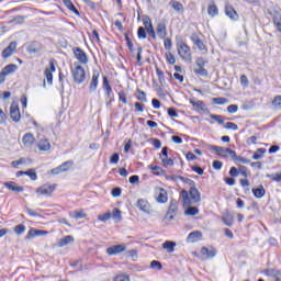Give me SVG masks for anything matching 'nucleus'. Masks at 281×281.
Here are the masks:
<instances>
[{"label":"nucleus","instance_id":"nucleus-37","mask_svg":"<svg viewBox=\"0 0 281 281\" xmlns=\"http://www.w3.org/2000/svg\"><path fill=\"white\" fill-rule=\"evenodd\" d=\"M214 104H217L218 106H223L225 104H229V100L226 98L220 97V98H213Z\"/></svg>","mask_w":281,"mask_h":281},{"label":"nucleus","instance_id":"nucleus-56","mask_svg":"<svg viewBox=\"0 0 281 281\" xmlns=\"http://www.w3.org/2000/svg\"><path fill=\"white\" fill-rule=\"evenodd\" d=\"M227 112L231 113V114L238 113V105H236V104L228 105L227 106Z\"/></svg>","mask_w":281,"mask_h":281},{"label":"nucleus","instance_id":"nucleus-41","mask_svg":"<svg viewBox=\"0 0 281 281\" xmlns=\"http://www.w3.org/2000/svg\"><path fill=\"white\" fill-rule=\"evenodd\" d=\"M25 175L30 177L31 181H36V179H38V176L36 175V170L34 169H30L25 171Z\"/></svg>","mask_w":281,"mask_h":281},{"label":"nucleus","instance_id":"nucleus-20","mask_svg":"<svg viewBox=\"0 0 281 281\" xmlns=\"http://www.w3.org/2000/svg\"><path fill=\"white\" fill-rule=\"evenodd\" d=\"M136 205L140 210V212H150V204L146 200H138Z\"/></svg>","mask_w":281,"mask_h":281},{"label":"nucleus","instance_id":"nucleus-53","mask_svg":"<svg viewBox=\"0 0 281 281\" xmlns=\"http://www.w3.org/2000/svg\"><path fill=\"white\" fill-rule=\"evenodd\" d=\"M206 63L207 61H205V59L203 57H198L195 60V65L199 68H204Z\"/></svg>","mask_w":281,"mask_h":281},{"label":"nucleus","instance_id":"nucleus-54","mask_svg":"<svg viewBox=\"0 0 281 281\" xmlns=\"http://www.w3.org/2000/svg\"><path fill=\"white\" fill-rule=\"evenodd\" d=\"M114 281H131L128 274H119L114 278Z\"/></svg>","mask_w":281,"mask_h":281},{"label":"nucleus","instance_id":"nucleus-15","mask_svg":"<svg viewBox=\"0 0 281 281\" xmlns=\"http://www.w3.org/2000/svg\"><path fill=\"white\" fill-rule=\"evenodd\" d=\"M34 142H36V139L34 138V135L31 133L25 134L22 138V144H24L26 148H32Z\"/></svg>","mask_w":281,"mask_h":281},{"label":"nucleus","instance_id":"nucleus-3","mask_svg":"<svg viewBox=\"0 0 281 281\" xmlns=\"http://www.w3.org/2000/svg\"><path fill=\"white\" fill-rule=\"evenodd\" d=\"M71 74H72L74 81L77 85H82V82H85V80L87 78L85 68L82 66H80V64H78V63L72 64Z\"/></svg>","mask_w":281,"mask_h":281},{"label":"nucleus","instance_id":"nucleus-59","mask_svg":"<svg viewBox=\"0 0 281 281\" xmlns=\"http://www.w3.org/2000/svg\"><path fill=\"white\" fill-rule=\"evenodd\" d=\"M22 164H25V158H20L19 160H13L11 165L13 168H16L18 166H22Z\"/></svg>","mask_w":281,"mask_h":281},{"label":"nucleus","instance_id":"nucleus-11","mask_svg":"<svg viewBox=\"0 0 281 281\" xmlns=\"http://www.w3.org/2000/svg\"><path fill=\"white\" fill-rule=\"evenodd\" d=\"M56 190V184H44L37 188L36 193L40 195H49Z\"/></svg>","mask_w":281,"mask_h":281},{"label":"nucleus","instance_id":"nucleus-48","mask_svg":"<svg viewBox=\"0 0 281 281\" xmlns=\"http://www.w3.org/2000/svg\"><path fill=\"white\" fill-rule=\"evenodd\" d=\"M166 58H167V63H169V65H175V63H177L175 55H172V53H170V52L166 53Z\"/></svg>","mask_w":281,"mask_h":281},{"label":"nucleus","instance_id":"nucleus-63","mask_svg":"<svg viewBox=\"0 0 281 281\" xmlns=\"http://www.w3.org/2000/svg\"><path fill=\"white\" fill-rule=\"evenodd\" d=\"M165 49H172V40L166 38L164 42Z\"/></svg>","mask_w":281,"mask_h":281},{"label":"nucleus","instance_id":"nucleus-28","mask_svg":"<svg viewBox=\"0 0 281 281\" xmlns=\"http://www.w3.org/2000/svg\"><path fill=\"white\" fill-rule=\"evenodd\" d=\"M50 148H52V143H49V139L40 140L38 150L47 151V150H50Z\"/></svg>","mask_w":281,"mask_h":281},{"label":"nucleus","instance_id":"nucleus-23","mask_svg":"<svg viewBox=\"0 0 281 281\" xmlns=\"http://www.w3.org/2000/svg\"><path fill=\"white\" fill-rule=\"evenodd\" d=\"M191 41H192L193 45H195V47H198V49H200V52H204V49H205V44H203V41H201V40L199 38V36L192 35V36H191Z\"/></svg>","mask_w":281,"mask_h":281},{"label":"nucleus","instance_id":"nucleus-35","mask_svg":"<svg viewBox=\"0 0 281 281\" xmlns=\"http://www.w3.org/2000/svg\"><path fill=\"white\" fill-rule=\"evenodd\" d=\"M231 158H233L234 161H239V164H246V165L251 164V160L243 156L236 155V151H235V156H231Z\"/></svg>","mask_w":281,"mask_h":281},{"label":"nucleus","instance_id":"nucleus-62","mask_svg":"<svg viewBox=\"0 0 281 281\" xmlns=\"http://www.w3.org/2000/svg\"><path fill=\"white\" fill-rule=\"evenodd\" d=\"M117 161H120V155L119 154H113L110 158V164H117Z\"/></svg>","mask_w":281,"mask_h":281},{"label":"nucleus","instance_id":"nucleus-38","mask_svg":"<svg viewBox=\"0 0 281 281\" xmlns=\"http://www.w3.org/2000/svg\"><path fill=\"white\" fill-rule=\"evenodd\" d=\"M136 98L137 100H139V102H148V99L146 98V92H144L143 90H137L136 91Z\"/></svg>","mask_w":281,"mask_h":281},{"label":"nucleus","instance_id":"nucleus-33","mask_svg":"<svg viewBox=\"0 0 281 281\" xmlns=\"http://www.w3.org/2000/svg\"><path fill=\"white\" fill-rule=\"evenodd\" d=\"M266 276L268 278H273V280H276L278 277L281 276V272L280 270H277V269H268L266 270Z\"/></svg>","mask_w":281,"mask_h":281},{"label":"nucleus","instance_id":"nucleus-42","mask_svg":"<svg viewBox=\"0 0 281 281\" xmlns=\"http://www.w3.org/2000/svg\"><path fill=\"white\" fill-rule=\"evenodd\" d=\"M273 23H274L276 30H278L281 34V15H276L273 18Z\"/></svg>","mask_w":281,"mask_h":281},{"label":"nucleus","instance_id":"nucleus-1","mask_svg":"<svg viewBox=\"0 0 281 281\" xmlns=\"http://www.w3.org/2000/svg\"><path fill=\"white\" fill-rule=\"evenodd\" d=\"M181 198L184 205H192V203H201V192L196 187H191L188 191L183 190L181 192Z\"/></svg>","mask_w":281,"mask_h":281},{"label":"nucleus","instance_id":"nucleus-18","mask_svg":"<svg viewBox=\"0 0 281 281\" xmlns=\"http://www.w3.org/2000/svg\"><path fill=\"white\" fill-rule=\"evenodd\" d=\"M201 254L203 256H205L206 258H214L216 256V254H218V251L216 250V248L203 247L201 249Z\"/></svg>","mask_w":281,"mask_h":281},{"label":"nucleus","instance_id":"nucleus-40","mask_svg":"<svg viewBox=\"0 0 281 281\" xmlns=\"http://www.w3.org/2000/svg\"><path fill=\"white\" fill-rule=\"evenodd\" d=\"M72 166H74V161L68 160V161L61 164L59 166V168H61V172H67L69 170V168H71Z\"/></svg>","mask_w":281,"mask_h":281},{"label":"nucleus","instance_id":"nucleus-9","mask_svg":"<svg viewBox=\"0 0 281 281\" xmlns=\"http://www.w3.org/2000/svg\"><path fill=\"white\" fill-rule=\"evenodd\" d=\"M74 54L77 60H79L81 65H87V63H89V57H87V53H85L82 48L80 47L75 48Z\"/></svg>","mask_w":281,"mask_h":281},{"label":"nucleus","instance_id":"nucleus-25","mask_svg":"<svg viewBox=\"0 0 281 281\" xmlns=\"http://www.w3.org/2000/svg\"><path fill=\"white\" fill-rule=\"evenodd\" d=\"M74 243V236L67 235L64 238L59 239L58 247H67V245H71Z\"/></svg>","mask_w":281,"mask_h":281},{"label":"nucleus","instance_id":"nucleus-57","mask_svg":"<svg viewBox=\"0 0 281 281\" xmlns=\"http://www.w3.org/2000/svg\"><path fill=\"white\" fill-rule=\"evenodd\" d=\"M150 267H151V269H157V271H160V269H161V262H159V261H157V260H153V261L150 262Z\"/></svg>","mask_w":281,"mask_h":281},{"label":"nucleus","instance_id":"nucleus-55","mask_svg":"<svg viewBox=\"0 0 281 281\" xmlns=\"http://www.w3.org/2000/svg\"><path fill=\"white\" fill-rule=\"evenodd\" d=\"M137 35L140 40L146 38V29L144 26L138 27Z\"/></svg>","mask_w":281,"mask_h":281},{"label":"nucleus","instance_id":"nucleus-26","mask_svg":"<svg viewBox=\"0 0 281 281\" xmlns=\"http://www.w3.org/2000/svg\"><path fill=\"white\" fill-rule=\"evenodd\" d=\"M167 214L169 216V221H172V218H175V216H177V202L171 201Z\"/></svg>","mask_w":281,"mask_h":281},{"label":"nucleus","instance_id":"nucleus-24","mask_svg":"<svg viewBox=\"0 0 281 281\" xmlns=\"http://www.w3.org/2000/svg\"><path fill=\"white\" fill-rule=\"evenodd\" d=\"M203 236V233L199 231H194L188 235L189 243H196V240L201 239Z\"/></svg>","mask_w":281,"mask_h":281},{"label":"nucleus","instance_id":"nucleus-30","mask_svg":"<svg viewBox=\"0 0 281 281\" xmlns=\"http://www.w3.org/2000/svg\"><path fill=\"white\" fill-rule=\"evenodd\" d=\"M63 3L67 7L68 10H70V12H74V14L80 16V12L78 11V9H76V5H74V2H71V0H63Z\"/></svg>","mask_w":281,"mask_h":281},{"label":"nucleus","instance_id":"nucleus-22","mask_svg":"<svg viewBox=\"0 0 281 281\" xmlns=\"http://www.w3.org/2000/svg\"><path fill=\"white\" fill-rule=\"evenodd\" d=\"M252 194L256 199H262L265 194H267V191L265 190V187L261 184L256 189H252Z\"/></svg>","mask_w":281,"mask_h":281},{"label":"nucleus","instance_id":"nucleus-10","mask_svg":"<svg viewBox=\"0 0 281 281\" xmlns=\"http://www.w3.org/2000/svg\"><path fill=\"white\" fill-rule=\"evenodd\" d=\"M54 71H56V66L54 65L53 61L49 63V67L45 69L44 76L46 78V81L48 85L54 83Z\"/></svg>","mask_w":281,"mask_h":281},{"label":"nucleus","instance_id":"nucleus-50","mask_svg":"<svg viewBox=\"0 0 281 281\" xmlns=\"http://www.w3.org/2000/svg\"><path fill=\"white\" fill-rule=\"evenodd\" d=\"M211 120H214L217 122V124H225V120H223V116L216 115V114H210Z\"/></svg>","mask_w":281,"mask_h":281},{"label":"nucleus","instance_id":"nucleus-47","mask_svg":"<svg viewBox=\"0 0 281 281\" xmlns=\"http://www.w3.org/2000/svg\"><path fill=\"white\" fill-rule=\"evenodd\" d=\"M194 74H196L198 76H202V78H207V69L198 68L194 69Z\"/></svg>","mask_w":281,"mask_h":281},{"label":"nucleus","instance_id":"nucleus-39","mask_svg":"<svg viewBox=\"0 0 281 281\" xmlns=\"http://www.w3.org/2000/svg\"><path fill=\"white\" fill-rule=\"evenodd\" d=\"M265 153H267V149H265V148H259L258 150H257V153H255L254 155H252V159H255L256 161H258L259 159H262V155H265Z\"/></svg>","mask_w":281,"mask_h":281},{"label":"nucleus","instance_id":"nucleus-34","mask_svg":"<svg viewBox=\"0 0 281 281\" xmlns=\"http://www.w3.org/2000/svg\"><path fill=\"white\" fill-rule=\"evenodd\" d=\"M222 221L224 225H226L227 227H232V225H234V217L231 216L229 214L224 215L222 217Z\"/></svg>","mask_w":281,"mask_h":281},{"label":"nucleus","instance_id":"nucleus-60","mask_svg":"<svg viewBox=\"0 0 281 281\" xmlns=\"http://www.w3.org/2000/svg\"><path fill=\"white\" fill-rule=\"evenodd\" d=\"M146 32L149 36H151V38H157V34L155 33V27L149 26L148 29H146Z\"/></svg>","mask_w":281,"mask_h":281},{"label":"nucleus","instance_id":"nucleus-29","mask_svg":"<svg viewBox=\"0 0 281 281\" xmlns=\"http://www.w3.org/2000/svg\"><path fill=\"white\" fill-rule=\"evenodd\" d=\"M207 14L212 19H214V16H218V7H216L214 3H210L207 7Z\"/></svg>","mask_w":281,"mask_h":281},{"label":"nucleus","instance_id":"nucleus-32","mask_svg":"<svg viewBox=\"0 0 281 281\" xmlns=\"http://www.w3.org/2000/svg\"><path fill=\"white\" fill-rule=\"evenodd\" d=\"M111 216L115 223L122 222V211H120V209L117 207L113 209Z\"/></svg>","mask_w":281,"mask_h":281},{"label":"nucleus","instance_id":"nucleus-19","mask_svg":"<svg viewBox=\"0 0 281 281\" xmlns=\"http://www.w3.org/2000/svg\"><path fill=\"white\" fill-rule=\"evenodd\" d=\"M190 104H192V106L199 113H200V111H203V112L207 111V108H205V105L203 104V101H195L193 99H190Z\"/></svg>","mask_w":281,"mask_h":281},{"label":"nucleus","instance_id":"nucleus-17","mask_svg":"<svg viewBox=\"0 0 281 281\" xmlns=\"http://www.w3.org/2000/svg\"><path fill=\"white\" fill-rule=\"evenodd\" d=\"M36 236H47V231L31 228L26 235V240H30V238H34Z\"/></svg>","mask_w":281,"mask_h":281},{"label":"nucleus","instance_id":"nucleus-51","mask_svg":"<svg viewBox=\"0 0 281 281\" xmlns=\"http://www.w3.org/2000/svg\"><path fill=\"white\" fill-rule=\"evenodd\" d=\"M272 105L274 109H281V95L274 97Z\"/></svg>","mask_w":281,"mask_h":281},{"label":"nucleus","instance_id":"nucleus-61","mask_svg":"<svg viewBox=\"0 0 281 281\" xmlns=\"http://www.w3.org/2000/svg\"><path fill=\"white\" fill-rule=\"evenodd\" d=\"M14 232H15L16 234H23V232H25V225L20 224V225H18V226H15V227H14Z\"/></svg>","mask_w":281,"mask_h":281},{"label":"nucleus","instance_id":"nucleus-13","mask_svg":"<svg viewBox=\"0 0 281 281\" xmlns=\"http://www.w3.org/2000/svg\"><path fill=\"white\" fill-rule=\"evenodd\" d=\"M16 52V42H11L7 48L2 52V58H10Z\"/></svg>","mask_w":281,"mask_h":281},{"label":"nucleus","instance_id":"nucleus-4","mask_svg":"<svg viewBox=\"0 0 281 281\" xmlns=\"http://www.w3.org/2000/svg\"><path fill=\"white\" fill-rule=\"evenodd\" d=\"M19 69V66L14 64L7 65L2 70L0 71V85H3L5 82V78L10 76L11 74H14Z\"/></svg>","mask_w":281,"mask_h":281},{"label":"nucleus","instance_id":"nucleus-31","mask_svg":"<svg viewBox=\"0 0 281 281\" xmlns=\"http://www.w3.org/2000/svg\"><path fill=\"white\" fill-rule=\"evenodd\" d=\"M70 218H76V221H80L81 218H87V213L82 211H72L69 213Z\"/></svg>","mask_w":281,"mask_h":281},{"label":"nucleus","instance_id":"nucleus-21","mask_svg":"<svg viewBox=\"0 0 281 281\" xmlns=\"http://www.w3.org/2000/svg\"><path fill=\"white\" fill-rule=\"evenodd\" d=\"M4 187L11 192H23V187H19L16 182H4Z\"/></svg>","mask_w":281,"mask_h":281},{"label":"nucleus","instance_id":"nucleus-64","mask_svg":"<svg viewBox=\"0 0 281 281\" xmlns=\"http://www.w3.org/2000/svg\"><path fill=\"white\" fill-rule=\"evenodd\" d=\"M213 168L214 170H221V168H223V162L220 160L213 161Z\"/></svg>","mask_w":281,"mask_h":281},{"label":"nucleus","instance_id":"nucleus-45","mask_svg":"<svg viewBox=\"0 0 281 281\" xmlns=\"http://www.w3.org/2000/svg\"><path fill=\"white\" fill-rule=\"evenodd\" d=\"M110 220H111V212L98 215V221H101V223H106V221H110Z\"/></svg>","mask_w":281,"mask_h":281},{"label":"nucleus","instance_id":"nucleus-7","mask_svg":"<svg viewBox=\"0 0 281 281\" xmlns=\"http://www.w3.org/2000/svg\"><path fill=\"white\" fill-rule=\"evenodd\" d=\"M99 80H100V70L94 69L92 71V78H91V81H90V85H89L90 93H93L94 91H98Z\"/></svg>","mask_w":281,"mask_h":281},{"label":"nucleus","instance_id":"nucleus-52","mask_svg":"<svg viewBox=\"0 0 281 281\" xmlns=\"http://www.w3.org/2000/svg\"><path fill=\"white\" fill-rule=\"evenodd\" d=\"M143 25L145 26V30H148V27H153V22L150 21L149 16L143 18Z\"/></svg>","mask_w":281,"mask_h":281},{"label":"nucleus","instance_id":"nucleus-8","mask_svg":"<svg viewBox=\"0 0 281 281\" xmlns=\"http://www.w3.org/2000/svg\"><path fill=\"white\" fill-rule=\"evenodd\" d=\"M10 117L13 122H21V110H19V104L12 103L10 106Z\"/></svg>","mask_w":281,"mask_h":281},{"label":"nucleus","instance_id":"nucleus-2","mask_svg":"<svg viewBox=\"0 0 281 281\" xmlns=\"http://www.w3.org/2000/svg\"><path fill=\"white\" fill-rule=\"evenodd\" d=\"M177 52L182 60H186V63H192V50L190 49V46L186 44L183 41H178L176 43Z\"/></svg>","mask_w":281,"mask_h":281},{"label":"nucleus","instance_id":"nucleus-5","mask_svg":"<svg viewBox=\"0 0 281 281\" xmlns=\"http://www.w3.org/2000/svg\"><path fill=\"white\" fill-rule=\"evenodd\" d=\"M211 150H213V153H216V155H220V157H224V158L235 157V151L234 149H231V148L212 146Z\"/></svg>","mask_w":281,"mask_h":281},{"label":"nucleus","instance_id":"nucleus-16","mask_svg":"<svg viewBox=\"0 0 281 281\" xmlns=\"http://www.w3.org/2000/svg\"><path fill=\"white\" fill-rule=\"evenodd\" d=\"M225 14L229 16L232 21H238V13L234 10L233 5L226 4Z\"/></svg>","mask_w":281,"mask_h":281},{"label":"nucleus","instance_id":"nucleus-14","mask_svg":"<svg viewBox=\"0 0 281 281\" xmlns=\"http://www.w3.org/2000/svg\"><path fill=\"white\" fill-rule=\"evenodd\" d=\"M156 32L158 37H160L161 40L166 38V36H168V29L166 26V23H158L156 26Z\"/></svg>","mask_w":281,"mask_h":281},{"label":"nucleus","instance_id":"nucleus-6","mask_svg":"<svg viewBox=\"0 0 281 281\" xmlns=\"http://www.w3.org/2000/svg\"><path fill=\"white\" fill-rule=\"evenodd\" d=\"M155 199L157 203H168V191H166L164 188H155Z\"/></svg>","mask_w":281,"mask_h":281},{"label":"nucleus","instance_id":"nucleus-36","mask_svg":"<svg viewBox=\"0 0 281 281\" xmlns=\"http://www.w3.org/2000/svg\"><path fill=\"white\" fill-rule=\"evenodd\" d=\"M184 214L187 216H196L199 214V207L195 206H189L186 211Z\"/></svg>","mask_w":281,"mask_h":281},{"label":"nucleus","instance_id":"nucleus-49","mask_svg":"<svg viewBox=\"0 0 281 281\" xmlns=\"http://www.w3.org/2000/svg\"><path fill=\"white\" fill-rule=\"evenodd\" d=\"M171 8H173V10H176V12H181L183 10V4H181V2L173 1L171 3Z\"/></svg>","mask_w":281,"mask_h":281},{"label":"nucleus","instance_id":"nucleus-46","mask_svg":"<svg viewBox=\"0 0 281 281\" xmlns=\"http://www.w3.org/2000/svg\"><path fill=\"white\" fill-rule=\"evenodd\" d=\"M224 128H226L227 131H238V125L236 123L227 122L224 125Z\"/></svg>","mask_w":281,"mask_h":281},{"label":"nucleus","instance_id":"nucleus-12","mask_svg":"<svg viewBox=\"0 0 281 281\" xmlns=\"http://www.w3.org/2000/svg\"><path fill=\"white\" fill-rule=\"evenodd\" d=\"M124 251H126L125 245H114L106 249L108 256H117V254H122Z\"/></svg>","mask_w":281,"mask_h":281},{"label":"nucleus","instance_id":"nucleus-44","mask_svg":"<svg viewBox=\"0 0 281 281\" xmlns=\"http://www.w3.org/2000/svg\"><path fill=\"white\" fill-rule=\"evenodd\" d=\"M160 159L164 166H175V160H172V158H169L168 156L160 157Z\"/></svg>","mask_w":281,"mask_h":281},{"label":"nucleus","instance_id":"nucleus-27","mask_svg":"<svg viewBox=\"0 0 281 281\" xmlns=\"http://www.w3.org/2000/svg\"><path fill=\"white\" fill-rule=\"evenodd\" d=\"M175 247H177V243L167 240L162 244V249H166L168 254L175 252Z\"/></svg>","mask_w":281,"mask_h":281},{"label":"nucleus","instance_id":"nucleus-43","mask_svg":"<svg viewBox=\"0 0 281 281\" xmlns=\"http://www.w3.org/2000/svg\"><path fill=\"white\" fill-rule=\"evenodd\" d=\"M267 177L272 181H277V183H281V172L267 175Z\"/></svg>","mask_w":281,"mask_h":281},{"label":"nucleus","instance_id":"nucleus-58","mask_svg":"<svg viewBox=\"0 0 281 281\" xmlns=\"http://www.w3.org/2000/svg\"><path fill=\"white\" fill-rule=\"evenodd\" d=\"M167 113L170 117H179V114L177 113V110H175V108H169L167 110Z\"/></svg>","mask_w":281,"mask_h":281}]
</instances>
